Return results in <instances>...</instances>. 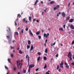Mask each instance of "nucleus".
Returning a JSON list of instances; mask_svg holds the SVG:
<instances>
[{
	"mask_svg": "<svg viewBox=\"0 0 74 74\" xmlns=\"http://www.w3.org/2000/svg\"><path fill=\"white\" fill-rule=\"evenodd\" d=\"M44 60H47V57L45 56H44Z\"/></svg>",
	"mask_w": 74,
	"mask_h": 74,
	"instance_id": "obj_26",
	"label": "nucleus"
},
{
	"mask_svg": "<svg viewBox=\"0 0 74 74\" xmlns=\"http://www.w3.org/2000/svg\"><path fill=\"white\" fill-rule=\"evenodd\" d=\"M69 58H70V59L69 60L70 61H71L72 60V58L71 57H70Z\"/></svg>",
	"mask_w": 74,
	"mask_h": 74,
	"instance_id": "obj_35",
	"label": "nucleus"
},
{
	"mask_svg": "<svg viewBox=\"0 0 74 74\" xmlns=\"http://www.w3.org/2000/svg\"><path fill=\"white\" fill-rule=\"evenodd\" d=\"M65 26H66V25H64L63 26L64 29H65Z\"/></svg>",
	"mask_w": 74,
	"mask_h": 74,
	"instance_id": "obj_48",
	"label": "nucleus"
},
{
	"mask_svg": "<svg viewBox=\"0 0 74 74\" xmlns=\"http://www.w3.org/2000/svg\"><path fill=\"white\" fill-rule=\"evenodd\" d=\"M69 22L70 23H71V22H73V19L72 18L69 21Z\"/></svg>",
	"mask_w": 74,
	"mask_h": 74,
	"instance_id": "obj_12",
	"label": "nucleus"
},
{
	"mask_svg": "<svg viewBox=\"0 0 74 74\" xmlns=\"http://www.w3.org/2000/svg\"><path fill=\"white\" fill-rule=\"evenodd\" d=\"M47 41H48V40L46 39L45 41V43H47Z\"/></svg>",
	"mask_w": 74,
	"mask_h": 74,
	"instance_id": "obj_51",
	"label": "nucleus"
},
{
	"mask_svg": "<svg viewBox=\"0 0 74 74\" xmlns=\"http://www.w3.org/2000/svg\"><path fill=\"white\" fill-rule=\"evenodd\" d=\"M5 68L7 70H8V67H7L6 66H5Z\"/></svg>",
	"mask_w": 74,
	"mask_h": 74,
	"instance_id": "obj_40",
	"label": "nucleus"
},
{
	"mask_svg": "<svg viewBox=\"0 0 74 74\" xmlns=\"http://www.w3.org/2000/svg\"><path fill=\"white\" fill-rule=\"evenodd\" d=\"M29 21H31V20H32V17H30V16H29Z\"/></svg>",
	"mask_w": 74,
	"mask_h": 74,
	"instance_id": "obj_22",
	"label": "nucleus"
},
{
	"mask_svg": "<svg viewBox=\"0 0 74 74\" xmlns=\"http://www.w3.org/2000/svg\"><path fill=\"white\" fill-rule=\"evenodd\" d=\"M20 63V61L18 60L17 61V67L18 69L19 68L18 67V66H19V65H21L20 69H21V68H22V63L21 64V63H19V64L18 65V63Z\"/></svg>",
	"mask_w": 74,
	"mask_h": 74,
	"instance_id": "obj_1",
	"label": "nucleus"
},
{
	"mask_svg": "<svg viewBox=\"0 0 74 74\" xmlns=\"http://www.w3.org/2000/svg\"><path fill=\"white\" fill-rule=\"evenodd\" d=\"M11 49H14V47H12V46H11Z\"/></svg>",
	"mask_w": 74,
	"mask_h": 74,
	"instance_id": "obj_50",
	"label": "nucleus"
},
{
	"mask_svg": "<svg viewBox=\"0 0 74 74\" xmlns=\"http://www.w3.org/2000/svg\"><path fill=\"white\" fill-rule=\"evenodd\" d=\"M14 34H15V35H19V34H18V32H15Z\"/></svg>",
	"mask_w": 74,
	"mask_h": 74,
	"instance_id": "obj_24",
	"label": "nucleus"
},
{
	"mask_svg": "<svg viewBox=\"0 0 74 74\" xmlns=\"http://www.w3.org/2000/svg\"><path fill=\"white\" fill-rule=\"evenodd\" d=\"M29 30V29H28V28H27L25 29L26 31H27V30Z\"/></svg>",
	"mask_w": 74,
	"mask_h": 74,
	"instance_id": "obj_45",
	"label": "nucleus"
},
{
	"mask_svg": "<svg viewBox=\"0 0 74 74\" xmlns=\"http://www.w3.org/2000/svg\"><path fill=\"white\" fill-rule=\"evenodd\" d=\"M36 22H37L38 23V22H39V21H38V20L37 19L36 20Z\"/></svg>",
	"mask_w": 74,
	"mask_h": 74,
	"instance_id": "obj_57",
	"label": "nucleus"
},
{
	"mask_svg": "<svg viewBox=\"0 0 74 74\" xmlns=\"http://www.w3.org/2000/svg\"><path fill=\"white\" fill-rule=\"evenodd\" d=\"M27 49H29V48H30V46L29 45H27Z\"/></svg>",
	"mask_w": 74,
	"mask_h": 74,
	"instance_id": "obj_29",
	"label": "nucleus"
},
{
	"mask_svg": "<svg viewBox=\"0 0 74 74\" xmlns=\"http://www.w3.org/2000/svg\"><path fill=\"white\" fill-rule=\"evenodd\" d=\"M20 14H18L17 15L18 17L19 16H20Z\"/></svg>",
	"mask_w": 74,
	"mask_h": 74,
	"instance_id": "obj_61",
	"label": "nucleus"
},
{
	"mask_svg": "<svg viewBox=\"0 0 74 74\" xmlns=\"http://www.w3.org/2000/svg\"><path fill=\"white\" fill-rule=\"evenodd\" d=\"M46 67H47V64H45V66L44 67V69H46Z\"/></svg>",
	"mask_w": 74,
	"mask_h": 74,
	"instance_id": "obj_25",
	"label": "nucleus"
},
{
	"mask_svg": "<svg viewBox=\"0 0 74 74\" xmlns=\"http://www.w3.org/2000/svg\"><path fill=\"white\" fill-rule=\"evenodd\" d=\"M58 14L59 15H60V14H61V13H60V12H59Z\"/></svg>",
	"mask_w": 74,
	"mask_h": 74,
	"instance_id": "obj_62",
	"label": "nucleus"
},
{
	"mask_svg": "<svg viewBox=\"0 0 74 74\" xmlns=\"http://www.w3.org/2000/svg\"><path fill=\"white\" fill-rule=\"evenodd\" d=\"M19 53H20V54H22V53H23V52L22 51H21V50H19Z\"/></svg>",
	"mask_w": 74,
	"mask_h": 74,
	"instance_id": "obj_15",
	"label": "nucleus"
},
{
	"mask_svg": "<svg viewBox=\"0 0 74 74\" xmlns=\"http://www.w3.org/2000/svg\"><path fill=\"white\" fill-rule=\"evenodd\" d=\"M8 28L9 29L10 31H8V30L7 29V31L8 32V33L9 34H10L11 33V29H10V28L9 27H8Z\"/></svg>",
	"mask_w": 74,
	"mask_h": 74,
	"instance_id": "obj_10",
	"label": "nucleus"
},
{
	"mask_svg": "<svg viewBox=\"0 0 74 74\" xmlns=\"http://www.w3.org/2000/svg\"><path fill=\"white\" fill-rule=\"evenodd\" d=\"M13 42H15V40H13L12 41Z\"/></svg>",
	"mask_w": 74,
	"mask_h": 74,
	"instance_id": "obj_64",
	"label": "nucleus"
},
{
	"mask_svg": "<svg viewBox=\"0 0 74 74\" xmlns=\"http://www.w3.org/2000/svg\"><path fill=\"white\" fill-rule=\"evenodd\" d=\"M34 66H35L34 64H31L29 65V69H31V68H33V67H34Z\"/></svg>",
	"mask_w": 74,
	"mask_h": 74,
	"instance_id": "obj_3",
	"label": "nucleus"
},
{
	"mask_svg": "<svg viewBox=\"0 0 74 74\" xmlns=\"http://www.w3.org/2000/svg\"><path fill=\"white\" fill-rule=\"evenodd\" d=\"M71 28L72 29H74V27L73 25H71Z\"/></svg>",
	"mask_w": 74,
	"mask_h": 74,
	"instance_id": "obj_17",
	"label": "nucleus"
},
{
	"mask_svg": "<svg viewBox=\"0 0 74 74\" xmlns=\"http://www.w3.org/2000/svg\"><path fill=\"white\" fill-rule=\"evenodd\" d=\"M40 57H39L37 58V61H39V60H40Z\"/></svg>",
	"mask_w": 74,
	"mask_h": 74,
	"instance_id": "obj_30",
	"label": "nucleus"
},
{
	"mask_svg": "<svg viewBox=\"0 0 74 74\" xmlns=\"http://www.w3.org/2000/svg\"><path fill=\"white\" fill-rule=\"evenodd\" d=\"M44 37H46V38H47V37L48 36H47V35L45 33L44 34Z\"/></svg>",
	"mask_w": 74,
	"mask_h": 74,
	"instance_id": "obj_19",
	"label": "nucleus"
},
{
	"mask_svg": "<svg viewBox=\"0 0 74 74\" xmlns=\"http://www.w3.org/2000/svg\"><path fill=\"white\" fill-rule=\"evenodd\" d=\"M49 33H47V36H49Z\"/></svg>",
	"mask_w": 74,
	"mask_h": 74,
	"instance_id": "obj_58",
	"label": "nucleus"
},
{
	"mask_svg": "<svg viewBox=\"0 0 74 74\" xmlns=\"http://www.w3.org/2000/svg\"><path fill=\"white\" fill-rule=\"evenodd\" d=\"M38 37L39 39H41V36H38Z\"/></svg>",
	"mask_w": 74,
	"mask_h": 74,
	"instance_id": "obj_41",
	"label": "nucleus"
},
{
	"mask_svg": "<svg viewBox=\"0 0 74 74\" xmlns=\"http://www.w3.org/2000/svg\"><path fill=\"white\" fill-rule=\"evenodd\" d=\"M65 65H66V67L67 68V69H69V66L68 65V64L66 62H65L64 63Z\"/></svg>",
	"mask_w": 74,
	"mask_h": 74,
	"instance_id": "obj_4",
	"label": "nucleus"
},
{
	"mask_svg": "<svg viewBox=\"0 0 74 74\" xmlns=\"http://www.w3.org/2000/svg\"><path fill=\"white\" fill-rule=\"evenodd\" d=\"M46 43H45V44H44V45L45 46V47H46Z\"/></svg>",
	"mask_w": 74,
	"mask_h": 74,
	"instance_id": "obj_63",
	"label": "nucleus"
},
{
	"mask_svg": "<svg viewBox=\"0 0 74 74\" xmlns=\"http://www.w3.org/2000/svg\"><path fill=\"white\" fill-rule=\"evenodd\" d=\"M14 23L16 26L17 25V24L16 23V21H15Z\"/></svg>",
	"mask_w": 74,
	"mask_h": 74,
	"instance_id": "obj_54",
	"label": "nucleus"
},
{
	"mask_svg": "<svg viewBox=\"0 0 74 74\" xmlns=\"http://www.w3.org/2000/svg\"><path fill=\"white\" fill-rule=\"evenodd\" d=\"M38 0H36L35 2V3H34V5H36V4H37V2H38Z\"/></svg>",
	"mask_w": 74,
	"mask_h": 74,
	"instance_id": "obj_13",
	"label": "nucleus"
},
{
	"mask_svg": "<svg viewBox=\"0 0 74 74\" xmlns=\"http://www.w3.org/2000/svg\"><path fill=\"white\" fill-rule=\"evenodd\" d=\"M58 56H59V55L58 54H57L56 56V57L57 58H58Z\"/></svg>",
	"mask_w": 74,
	"mask_h": 74,
	"instance_id": "obj_44",
	"label": "nucleus"
},
{
	"mask_svg": "<svg viewBox=\"0 0 74 74\" xmlns=\"http://www.w3.org/2000/svg\"><path fill=\"white\" fill-rule=\"evenodd\" d=\"M68 58H71L72 56V55H71V52H69V54H68Z\"/></svg>",
	"mask_w": 74,
	"mask_h": 74,
	"instance_id": "obj_5",
	"label": "nucleus"
},
{
	"mask_svg": "<svg viewBox=\"0 0 74 74\" xmlns=\"http://www.w3.org/2000/svg\"><path fill=\"white\" fill-rule=\"evenodd\" d=\"M38 54L39 55H41V53H40V52H38Z\"/></svg>",
	"mask_w": 74,
	"mask_h": 74,
	"instance_id": "obj_47",
	"label": "nucleus"
},
{
	"mask_svg": "<svg viewBox=\"0 0 74 74\" xmlns=\"http://www.w3.org/2000/svg\"><path fill=\"white\" fill-rule=\"evenodd\" d=\"M70 17L68 16L67 17L66 19V21H69V20H70Z\"/></svg>",
	"mask_w": 74,
	"mask_h": 74,
	"instance_id": "obj_14",
	"label": "nucleus"
},
{
	"mask_svg": "<svg viewBox=\"0 0 74 74\" xmlns=\"http://www.w3.org/2000/svg\"><path fill=\"white\" fill-rule=\"evenodd\" d=\"M34 48L33 47V45H32L31 46V49L30 50V51H32L33 50V49H34Z\"/></svg>",
	"mask_w": 74,
	"mask_h": 74,
	"instance_id": "obj_9",
	"label": "nucleus"
},
{
	"mask_svg": "<svg viewBox=\"0 0 74 74\" xmlns=\"http://www.w3.org/2000/svg\"><path fill=\"white\" fill-rule=\"evenodd\" d=\"M16 67H14V70H16Z\"/></svg>",
	"mask_w": 74,
	"mask_h": 74,
	"instance_id": "obj_56",
	"label": "nucleus"
},
{
	"mask_svg": "<svg viewBox=\"0 0 74 74\" xmlns=\"http://www.w3.org/2000/svg\"><path fill=\"white\" fill-rule=\"evenodd\" d=\"M73 44H74V40L73 41V42L71 43L72 45H73Z\"/></svg>",
	"mask_w": 74,
	"mask_h": 74,
	"instance_id": "obj_34",
	"label": "nucleus"
},
{
	"mask_svg": "<svg viewBox=\"0 0 74 74\" xmlns=\"http://www.w3.org/2000/svg\"><path fill=\"white\" fill-rule=\"evenodd\" d=\"M56 50H58L59 49L58 48V47H56V48H54Z\"/></svg>",
	"mask_w": 74,
	"mask_h": 74,
	"instance_id": "obj_37",
	"label": "nucleus"
},
{
	"mask_svg": "<svg viewBox=\"0 0 74 74\" xmlns=\"http://www.w3.org/2000/svg\"><path fill=\"white\" fill-rule=\"evenodd\" d=\"M36 21V19H34L33 20V22L34 23V22L35 21Z\"/></svg>",
	"mask_w": 74,
	"mask_h": 74,
	"instance_id": "obj_43",
	"label": "nucleus"
},
{
	"mask_svg": "<svg viewBox=\"0 0 74 74\" xmlns=\"http://www.w3.org/2000/svg\"><path fill=\"white\" fill-rule=\"evenodd\" d=\"M29 33L31 36H33V34L32 33V32H31V30L30 29H29Z\"/></svg>",
	"mask_w": 74,
	"mask_h": 74,
	"instance_id": "obj_11",
	"label": "nucleus"
},
{
	"mask_svg": "<svg viewBox=\"0 0 74 74\" xmlns=\"http://www.w3.org/2000/svg\"><path fill=\"white\" fill-rule=\"evenodd\" d=\"M57 8H59V5H56V7Z\"/></svg>",
	"mask_w": 74,
	"mask_h": 74,
	"instance_id": "obj_36",
	"label": "nucleus"
},
{
	"mask_svg": "<svg viewBox=\"0 0 74 74\" xmlns=\"http://www.w3.org/2000/svg\"><path fill=\"white\" fill-rule=\"evenodd\" d=\"M57 70H58V69H59V65H58L57 67Z\"/></svg>",
	"mask_w": 74,
	"mask_h": 74,
	"instance_id": "obj_33",
	"label": "nucleus"
},
{
	"mask_svg": "<svg viewBox=\"0 0 74 74\" xmlns=\"http://www.w3.org/2000/svg\"><path fill=\"white\" fill-rule=\"evenodd\" d=\"M40 31H38V32H36V35H38L39 34H40Z\"/></svg>",
	"mask_w": 74,
	"mask_h": 74,
	"instance_id": "obj_18",
	"label": "nucleus"
},
{
	"mask_svg": "<svg viewBox=\"0 0 74 74\" xmlns=\"http://www.w3.org/2000/svg\"><path fill=\"white\" fill-rule=\"evenodd\" d=\"M21 32L22 34H23V29H22L21 30Z\"/></svg>",
	"mask_w": 74,
	"mask_h": 74,
	"instance_id": "obj_39",
	"label": "nucleus"
},
{
	"mask_svg": "<svg viewBox=\"0 0 74 74\" xmlns=\"http://www.w3.org/2000/svg\"><path fill=\"white\" fill-rule=\"evenodd\" d=\"M6 37H7L8 39H9L10 38V35L7 36Z\"/></svg>",
	"mask_w": 74,
	"mask_h": 74,
	"instance_id": "obj_32",
	"label": "nucleus"
},
{
	"mask_svg": "<svg viewBox=\"0 0 74 74\" xmlns=\"http://www.w3.org/2000/svg\"><path fill=\"white\" fill-rule=\"evenodd\" d=\"M53 3H54V1H51V2L50 3V4H53Z\"/></svg>",
	"mask_w": 74,
	"mask_h": 74,
	"instance_id": "obj_27",
	"label": "nucleus"
},
{
	"mask_svg": "<svg viewBox=\"0 0 74 74\" xmlns=\"http://www.w3.org/2000/svg\"><path fill=\"white\" fill-rule=\"evenodd\" d=\"M28 58V64H29V56L27 55H26V59H27Z\"/></svg>",
	"mask_w": 74,
	"mask_h": 74,
	"instance_id": "obj_6",
	"label": "nucleus"
},
{
	"mask_svg": "<svg viewBox=\"0 0 74 74\" xmlns=\"http://www.w3.org/2000/svg\"><path fill=\"white\" fill-rule=\"evenodd\" d=\"M59 30H60L61 31H64V30H63V27L60 28L59 29Z\"/></svg>",
	"mask_w": 74,
	"mask_h": 74,
	"instance_id": "obj_16",
	"label": "nucleus"
},
{
	"mask_svg": "<svg viewBox=\"0 0 74 74\" xmlns=\"http://www.w3.org/2000/svg\"><path fill=\"white\" fill-rule=\"evenodd\" d=\"M71 64L72 65H73V66H74V62H72Z\"/></svg>",
	"mask_w": 74,
	"mask_h": 74,
	"instance_id": "obj_53",
	"label": "nucleus"
},
{
	"mask_svg": "<svg viewBox=\"0 0 74 74\" xmlns=\"http://www.w3.org/2000/svg\"><path fill=\"white\" fill-rule=\"evenodd\" d=\"M9 63H11V61H10V59H8Z\"/></svg>",
	"mask_w": 74,
	"mask_h": 74,
	"instance_id": "obj_31",
	"label": "nucleus"
},
{
	"mask_svg": "<svg viewBox=\"0 0 74 74\" xmlns=\"http://www.w3.org/2000/svg\"><path fill=\"white\" fill-rule=\"evenodd\" d=\"M70 3H69L68 4V7H69V6H70Z\"/></svg>",
	"mask_w": 74,
	"mask_h": 74,
	"instance_id": "obj_38",
	"label": "nucleus"
},
{
	"mask_svg": "<svg viewBox=\"0 0 74 74\" xmlns=\"http://www.w3.org/2000/svg\"><path fill=\"white\" fill-rule=\"evenodd\" d=\"M38 70H39V69L37 68V69H36V71H38Z\"/></svg>",
	"mask_w": 74,
	"mask_h": 74,
	"instance_id": "obj_49",
	"label": "nucleus"
},
{
	"mask_svg": "<svg viewBox=\"0 0 74 74\" xmlns=\"http://www.w3.org/2000/svg\"><path fill=\"white\" fill-rule=\"evenodd\" d=\"M56 44V41L54 43H53V45H55Z\"/></svg>",
	"mask_w": 74,
	"mask_h": 74,
	"instance_id": "obj_52",
	"label": "nucleus"
},
{
	"mask_svg": "<svg viewBox=\"0 0 74 74\" xmlns=\"http://www.w3.org/2000/svg\"><path fill=\"white\" fill-rule=\"evenodd\" d=\"M62 16L63 17H65L66 16V14L64 12H63L62 13Z\"/></svg>",
	"mask_w": 74,
	"mask_h": 74,
	"instance_id": "obj_8",
	"label": "nucleus"
},
{
	"mask_svg": "<svg viewBox=\"0 0 74 74\" xmlns=\"http://www.w3.org/2000/svg\"><path fill=\"white\" fill-rule=\"evenodd\" d=\"M46 10H47V9H46V10H44V11H45V12H47V11H46Z\"/></svg>",
	"mask_w": 74,
	"mask_h": 74,
	"instance_id": "obj_59",
	"label": "nucleus"
},
{
	"mask_svg": "<svg viewBox=\"0 0 74 74\" xmlns=\"http://www.w3.org/2000/svg\"><path fill=\"white\" fill-rule=\"evenodd\" d=\"M31 43V41L29 40H28V44L30 45Z\"/></svg>",
	"mask_w": 74,
	"mask_h": 74,
	"instance_id": "obj_23",
	"label": "nucleus"
},
{
	"mask_svg": "<svg viewBox=\"0 0 74 74\" xmlns=\"http://www.w3.org/2000/svg\"><path fill=\"white\" fill-rule=\"evenodd\" d=\"M11 56L12 58V57H14V55L12 54L11 55Z\"/></svg>",
	"mask_w": 74,
	"mask_h": 74,
	"instance_id": "obj_42",
	"label": "nucleus"
},
{
	"mask_svg": "<svg viewBox=\"0 0 74 74\" xmlns=\"http://www.w3.org/2000/svg\"><path fill=\"white\" fill-rule=\"evenodd\" d=\"M26 70H24V69H23V73H26Z\"/></svg>",
	"mask_w": 74,
	"mask_h": 74,
	"instance_id": "obj_28",
	"label": "nucleus"
},
{
	"mask_svg": "<svg viewBox=\"0 0 74 74\" xmlns=\"http://www.w3.org/2000/svg\"><path fill=\"white\" fill-rule=\"evenodd\" d=\"M60 70H61V69H59L58 70V71H59L60 72Z\"/></svg>",
	"mask_w": 74,
	"mask_h": 74,
	"instance_id": "obj_60",
	"label": "nucleus"
},
{
	"mask_svg": "<svg viewBox=\"0 0 74 74\" xmlns=\"http://www.w3.org/2000/svg\"><path fill=\"white\" fill-rule=\"evenodd\" d=\"M63 62H61V63L60 64V66L61 68H63Z\"/></svg>",
	"mask_w": 74,
	"mask_h": 74,
	"instance_id": "obj_2",
	"label": "nucleus"
},
{
	"mask_svg": "<svg viewBox=\"0 0 74 74\" xmlns=\"http://www.w3.org/2000/svg\"><path fill=\"white\" fill-rule=\"evenodd\" d=\"M48 51V49L47 48H46L45 49V53H47V52Z\"/></svg>",
	"mask_w": 74,
	"mask_h": 74,
	"instance_id": "obj_21",
	"label": "nucleus"
},
{
	"mask_svg": "<svg viewBox=\"0 0 74 74\" xmlns=\"http://www.w3.org/2000/svg\"><path fill=\"white\" fill-rule=\"evenodd\" d=\"M18 31H19H19H20L21 30V29H20V27H18Z\"/></svg>",
	"mask_w": 74,
	"mask_h": 74,
	"instance_id": "obj_46",
	"label": "nucleus"
},
{
	"mask_svg": "<svg viewBox=\"0 0 74 74\" xmlns=\"http://www.w3.org/2000/svg\"><path fill=\"white\" fill-rule=\"evenodd\" d=\"M23 22H25L26 23H27V22H29V21H26V18H24L23 20Z\"/></svg>",
	"mask_w": 74,
	"mask_h": 74,
	"instance_id": "obj_7",
	"label": "nucleus"
},
{
	"mask_svg": "<svg viewBox=\"0 0 74 74\" xmlns=\"http://www.w3.org/2000/svg\"><path fill=\"white\" fill-rule=\"evenodd\" d=\"M30 69H29L28 71V73H29V72H30Z\"/></svg>",
	"mask_w": 74,
	"mask_h": 74,
	"instance_id": "obj_55",
	"label": "nucleus"
},
{
	"mask_svg": "<svg viewBox=\"0 0 74 74\" xmlns=\"http://www.w3.org/2000/svg\"><path fill=\"white\" fill-rule=\"evenodd\" d=\"M53 9L54 10H58V8L56 7L55 8H54Z\"/></svg>",
	"mask_w": 74,
	"mask_h": 74,
	"instance_id": "obj_20",
	"label": "nucleus"
}]
</instances>
